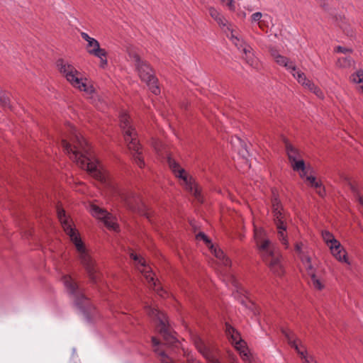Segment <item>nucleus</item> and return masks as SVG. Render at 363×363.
I'll use <instances>...</instances> for the list:
<instances>
[{
	"label": "nucleus",
	"instance_id": "obj_42",
	"mask_svg": "<svg viewBox=\"0 0 363 363\" xmlns=\"http://www.w3.org/2000/svg\"><path fill=\"white\" fill-rule=\"evenodd\" d=\"M284 230H279L278 232L279 238L281 243L286 246V247H288L289 242L287 239V235L284 233Z\"/></svg>",
	"mask_w": 363,
	"mask_h": 363
},
{
	"label": "nucleus",
	"instance_id": "obj_37",
	"mask_svg": "<svg viewBox=\"0 0 363 363\" xmlns=\"http://www.w3.org/2000/svg\"><path fill=\"white\" fill-rule=\"evenodd\" d=\"M130 257L141 266L146 267V262L145 259L141 256L135 253L133 251L130 253Z\"/></svg>",
	"mask_w": 363,
	"mask_h": 363
},
{
	"label": "nucleus",
	"instance_id": "obj_61",
	"mask_svg": "<svg viewBox=\"0 0 363 363\" xmlns=\"http://www.w3.org/2000/svg\"><path fill=\"white\" fill-rule=\"evenodd\" d=\"M290 346L291 347L294 348L297 353H298L300 351H301L300 350L299 346H298V345L297 344L296 342H293L292 343H291Z\"/></svg>",
	"mask_w": 363,
	"mask_h": 363
},
{
	"label": "nucleus",
	"instance_id": "obj_19",
	"mask_svg": "<svg viewBox=\"0 0 363 363\" xmlns=\"http://www.w3.org/2000/svg\"><path fill=\"white\" fill-rule=\"evenodd\" d=\"M91 211L94 216L97 217L99 219H101V220L106 216L109 215L110 213H108L106 210L100 208L99 206L96 205H92L91 207Z\"/></svg>",
	"mask_w": 363,
	"mask_h": 363
},
{
	"label": "nucleus",
	"instance_id": "obj_47",
	"mask_svg": "<svg viewBox=\"0 0 363 363\" xmlns=\"http://www.w3.org/2000/svg\"><path fill=\"white\" fill-rule=\"evenodd\" d=\"M197 199H199L201 197V191L198 187L197 184L195 182L194 184L193 192H191Z\"/></svg>",
	"mask_w": 363,
	"mask_h": 363
},
{
	"label": "nucleus",
	"instance_id": "obj_16",
	"mask_svg": "<svg viewBox=\"0 0 363 363\" xmlns=\"http://www.w3.org/2000/svg\"><path fill=\"white\" fill-rule=\"evenodd\" d=\"M120 126L123 129V133L126 130L135 131V128L130 125V116L126 113H121L119 116Z\"/></svg>",
	"mask_w": 363,
	"mask_h": 363
},
{
	"label": "nucleus",
	"instance_id": "obj_43",
	"mask_svg": "<svg viewBox=\"0 0 363 363\" xmlns=\"http://www.w3.org/2000/svg\"><path fill=\"white\" fill-rule=\"evenodd\" d=\"M160 333L163 336L164 339L167 341H172L175 339V337L171 334L169 328L165 330V332H160Z\"/></svg>",
	"mask_w": 363,
	"mask_h": 363
},
{
	"label": "nucleus",
	"instance_id": "obj_3",
	"mask_svg": "<svg viewBox=\"0 0 363 363\" xmlns=\"http://www.w3.org/2000/svg\"><path fill=\"white\" fill-rule=\"evenodd\" d=\"M69 238L79 253L81 264L88 275L90 283L96 284L101 281V274L96 268L95 261L87 252L84 242L77 233L69 236Z\"/></svg>",
	"mask_w": 363,
	"mask_h": 363
},
{
	"label": "nucleus",
	"instance_id": "obj_40",
	"mask_svg": "<svg viewBox=\"0 0 363 363\" xmlns=\"http://www.w3.org/2000/svg\"><path fill=\"white\" fill-rule=\"evenodd\" d=\"M56 210H57V218L59 219V220L63 219V218H67V216H66V211L62 207L61 204H57V206H56Z\"/></svg>",
	"mask_w": 363,
	"mask_h": 363
},
{
	"label": "nucleus",
	"instance_id": "obj_53",
	"mask_svg": "<svg viewBox=\"0 0 363 363\" xmlns=\"http://www.w3.org/2000/svg\"><path fill=\"white\" fill-rule=\"evenodd\" d=\"M316 192L317 194L320 196V197H324L325 195V187L322 185V186L320 188H318V189H316Z\"/></svg>",
	"mask_w": 363,
	"mask_h": 363
},
{
	"label": "nucleus",
	"instance_id": "obj_33",
	"mask_svg": "<svg viewBox=\"0 0 363 363\" xmlns=\"http://www.w3.org/2000/svg\"><path fill=\"white\" fill-rule=\"evenodd\" d=\"M75 79L77 81H78L77 82L74 81L69 82L74 87L79 89L80 91H83V89H86L88 88V85L85 82H83V79L79 78V76H77Z\"/></svg>",
	"mask_w": 363,
	"mask_h": 363
},
{
	"label": "nucleus",
	"instance_id": "obj_60",
	"mask_svg": "<svg viewBox=\"0 0 363 363\" xmlns=\"http://www.w3.org/2000/svg\"><path fill=\"white\" fill-rule=\"evenodd\" d=\"M81 36L82 38L86 40L87 43L89 42V40H90L92 38H91L86 33H84V32H82L81 33Z\"/></svg>",
	"mask_w": 363,
	"mask_h": 363
},
{
	"label": "nucleus",
	"instance_id": "obj_38",
	"mask_svg": "<svg viewBox=\"0 0 363 363\" xmlns=\"http://www.w3.org/2000/svg\"><path fill=\"white\" fill-rule=\"evenodd\" d=\"M323 238L325 241V242L328 245L329 243L332 245V242H334V240H336L334 235L329 231L325 230L322 233Z\"/></svg>",
	"mask_w": 363,
	"mask_h": 363
},
{
	"label": "nucleus",
	"instance_id": "obj_21",
	"mask_svg": "<svg viewBox=\"0 0 363 363\" xmlns=\"http://www.w3.org/2000/svg\"><path fill=\"white\" fill-rule=\"evenodd\" d=\"M210 16L220 26H225L224 23L225 18L223 16L213 7L208 9Z\"/></svg>",
	"mask_w": 363,
	"mask_h": 363
},
{
	"label": "nucleus",
	"instance_id": "obj_22",
	"mask_svg": "<svg viewBox=\"0 0 363 363\" xmlns=\"http://www.w3.org/2000/svg\"><path fill=\"white\" fill-rule=\"evenodd\" d=\"M167 163L169 169L172 170L174 176H177V174H179L180 169H184V168L181 167L179 162H177L174 159H173L171 157H167Z\"/></svg>",
	"mask_w": 363,
	"mask_h": 363
},
{
	"label": "nucleus",
	"instance_id": "obj_63",
	"mask_svg": "<svg viewBox=\"0 0 363 363\" xmlns=\"http://www.w3.org/2000/svg\"><path fill=\"white\" fill-rule=\"evenodd\" d=\"M298 354L300 355V357L302 359H304V362H306V358H308L306 356V351H300Z\"/></svg>",
	"mask_w": 363,
	"mask_h": 363
},
{
	"label": "nucleus",
	"instance_id": "obj_44",
	"mask_svg": "<svg viewBox=\"0 0 363 363\" xmlns=\"http://www.w3.org/2000/svg\"><path fill=\"white\" fill-rule=\"evenodd\" d=\"M228 337L232 340V342H235L236 345H239L241 342H242V340L240 339V335H238L236 333H232Z\"/></svg>",
	"mask_w": 363,
	"mask_h": 363
},
{
	"label": "nucleus",
	"instance_id": "obj_51",
	"mask_svg": "<svg viewBox=\"0 0 363 363\" xmlns=\"http://www.w3.org/2000/svg\"><path fill=\"white\" fill-rule=\"evenodd\" d=\"M223 2H225V0H222ZM227 2H226V6H228L229 9L230 11H235V4H234V1L233 0H226Z\"/></svg>",
	"mask_w": 363,
	"mask_h": 363
},
{
	"label": "nucleus",
	"instance_id": "obj_6",
	"mask_svg": "<svg viewBox=\"0 0 363 363\" xmlns=\"http://www.w3.org/2000/svg\"><path fill=\"white\" fill-rule=\"evenodd\" d=\"M56 66L69 82H78L75 78L80 75V72L72 64L65 62L62 58H60L56 61Z\"/></svg>",
	"mask_w": 363,
	"mask_h": 363
},
{
	"label": "nucleus",
	"instance_id": "obj_34",
	"mask_svg": "<svg viewBox=\"0 0 363 363\" xmlns=\"http://www.w3.org/2000/svg\"><path fill=\"white\" fill-rule=\"evenodd\" d=\"M306 181L308 182L309 185L315 188V189H318V188H320L322 186V182L320 181H317L316 178L314 176L310 175L306 177Z\"/></svg>",
	"mask_w": 363,
	"mask_h": 363
},
{
	"label": "nucleus",
	"instance_id": "obj_28",
	"mask_svg": "<svg viewBox=\"0 0 363 363\" xmlns=\"http://www.w3.org/2000/svg\"><path fill=\"white\" fill-rule=\"evenodd\" d=\"M311 91L314 93L318 97L323 96V92L319 87H318L312 81H308L306 86Z\"/></svg>",
	"mask_w": 363,
	"mask_h": 363
},
{
	"label": "nucleus",
	"instance_id": "obj_52",
	"mask_svg": "<svg viewBox=\"0 0 363 363\" xmlns=\"http://www.w3.org/2000/svg\"><path fill=\"white\" fill-rule=\"evenodd\" d=\"M269 52H270L272 57L274 59V60H277V56L281 55L280 54H279L278 51L274 48H271L269 50Z\"/></svg>",
	"mask_w": 363,
	"mask_h": 363
},
{
	"label": "nucleus",
	"instance_id": "obj_26",
	"mask_svg": "<svg viewBox=\"0 0 363 363\" xmlns=\"http://www.w3.org/2000/svg\"><path fill=\"white\" fill-rule=\"evenodd\" d=\"M196 238L198 240H203L209 249H212L213 247V244L212 243L211 240L203 232H199L196 234Z\"/></svg>",
	"mask_w": 363,
	"mask_h": 363
},
{
	"label": "nucleus",
	"instance_id": "obj_18",
	"mask_svg": "<svg viewBox=\"0 0 363 363\" xmlns=\"http://www.w3.org/2000/svg\"><path fill=\"white\" fill-rule=\"evenodd\" d=\"M211 252L215 255V257L223 261L225 266H228L231 264V260L225 256L223 251L213 245L212 249H210Z\"/></svg>",
	"mask_w": 363,
	"mask_h": 363
},
{
	"label": "nucleus",
	"instance_id": "obj_7",
	"mask_svg": "<svg viewBox=\"0 0 363 363\" xmlns=\"http://www.w3.org/2000/svg\"><path fill=\"white\" fill-rule=\"evenodd\" d=\"M123 137L125 143H127V146L131 152H135L141 150L142 145L137 138L136 130L133 131L131 130H126L124 132Z\"/></svg>",
	"mask_w": 363,
	"mask_h": 363
},
{
	"label": "nucleus",
	"instance_id": "obj_55",
	"mask_svg": "<svg viewBox=\"0 0 363 363\" xmlns=\"http://www.w3.org/2000/svg\"><path fill=\"white\" fill-rule=\"evenodd\" d=\"M95 88L94 87L93 85H89L88 86V88L86 89H83V91L87 93V94H94L95 92Z\"/></svg>",
	"mask_w": 363,
	"mask_h": 363
},
{
	"label": "nucleus",
	"instance_id": "obj_32",
	"mask_svg": "<svg viewBox=\"0 0 363 363\" xmlns=\"http://www.w3.org/2000/svg\"><path fill=\"white\" fill-rule=\"evenodd\" d=\"M240 141V145L241 147V149L239 150V154L242 156V157L246 159L247 157L250 156L249 151L247 150V145L246 143L243 140H242L240 138H238Z\"/></svg>",
	"mask_w": 363,
	"mask_h": 363
},
{
	"label": "nucleus",
	"instance_id": "obj_29",
	"mask_svg": "<svg viewBox=\"0 0 363 363\" xmlns=\"http://www.w3.org/2000/svg\"><path fill=\"white\" fill-rule=\"evenodd\" d=\"M310 277L311 279L312 284L316 289L320 291L324 289V284L318 279L315 274V272H312L310 274Z\"/></svg>",
	"mask_w": 363,
	"mask_h": 363
},
{
	"label": "nucleus",
	"instance_id": "obj_4",
	"mask_svg": "<svg viewBox=\"0 0 363 363\" xmlns=\"http://www.w3.org/2000/svg\"><path fill=\"white\" fill-rule=\"evenodd\" d=\"M133 57L140 79L147 84L152 94L159 95L160 88L158 86V79L155 77L150 65L147 61L142 60L138 55H135Z\"/></svg>",
	"mask_w": 363,
	"mask_h": 363
},
{
	"label": "nucleus",
	"instance_id": "obj_48",
	"mask_svg": "<svg viewBox=\"0 0 363 363\" xmlns=\"http://www.w3.org/2000/svg\"><path fill=\"white\" fill-rule=\"evenodd\" d=\"M154 352L157 354H158V355L160 357H161V359H169V357L167 355V354L164 352V351H160L159 352V350L158 349H155L154 350Z\"/></svg>",
	"mask_w": 363,
	"mask_h": 363
},
{
	"label": "nucleus",
	"instance_id": "obj_35",
	"mask_svg": "<svg viewBox=\"0 0 363 363\" xmlns=\"http://www.w3.org/2000/svg\"><path fill=\"white\" fill-rule=\"evenodd\" d=\"M271 242L269 240H264L261 245L259 246V250L265 252V254H269L270 250H274L270 247Z\"/></svg>",
	"mask_w": 363,
	"mask_h": 363
},
{
	"label": "nucleus",
	"instance_id": "obj_58",
	"mask_svg": "<svg viewBox=\"0 0 363 363\" xmlns=\"http://www.w3.org/2000/svg\"><path fill=\"white\" fill-rule=\"evenodd\" d=\"M252 50V48L249 45H245L242 49V51L247 55L248 53L251 52Z\"/></svg>",
	"mask_w": 363,
	"mask_h": 363
},
{
	"label": "nucleus",
	"instance_id": "obj_9",
	"mask_svg": "<svg viewBox=\"0 0 363 363\" xmlns=\"http://www.w3.org/2000/svg\"><path fill=\"white\" fill-rule=\"evenodd\" d=\"M150 313L152 315L156 316L158 320L157 329L160 332H165V330L169 328L168 323L166 320L167 317L165 314L161 313L160 311L155 308H150Z\"/></svg>",
	"mask_w": 363,
	"mask_h": 363
},
{
	"label": "nucleus",
	"instance_id": "obj_62",
	"mask_svg": "<svg viewBox=\"0 0 363 363\" xmlns=\"http://www.w3.org/2000/svg\"><path fill=\"white\" fill-rule=\"evenodd\" d=\"M240 303H241L242 305L245 306L246 308H248L252 310V308L254 306V303H251L250 306H247L246 301L244 300V299H242Z\"/></svg>",
	"mask_w": 363,
	"mask_h": 363
},
{
	"label": "nucleus",
	"instance_id": "obj_17",
	"mask_svg": "<svg viewBox=\"0 0 363 363\" xmlns=\"http://www.w3.org/2000/svg\"><path fill=\"white\" fill-rule=\"evenodd\" d=\"M275 62L280 66L286 67L287 69H291L293 72L296 71V66L295 64L290 61L289 59L285 56L280 55L277 57Z\"/></svg>",
	"mask_w": 363,
	"mask_h": 363
},
{
	"label": "nucleus",
	"instance_id": "obj_36",
	"mask_svg": "<svg viewBox=\"0 0 363 363\" xmlns=\"http://www.w3.org/2000/svg\"><path fill=\"white\" fill-rule=\"evenodd\" d=\"M281 332H282V334L285 336V337L288 340V343L289 345H291V343H292L293 342H296V335L294 333H292L291 331H288L284 329H282Z\"/></svg>",
	"mask_w": 363,
	"mask_h": 363
},
{
	"label": "nucleus",
	"instance_id": "obj_8",
	"mask_svg": "<svg viewBox=\"0 0 363 363\" xmlns=\"http://www.w3.org/2000/svg\"><path fill=\"white\" fill-rule=\"evenodd\" d=\"M330 249L333 255L339 261L348 263L347 255L340 242L337 240H334Z\"/></svg>",
	"mask_w": 363,
	"mask_h": 363
},
{
	"label": "nucleus",
	"instance_id": "obj_46",
	"mask_svg": "<svg viewBox=\"0 0 363 363\" xmlns=\"http://www.w3.org/2000/svg\"><path fill=\"white\" fill-rule=\"evenodd\" d=\"M335 51L337 52H341V53H347V52L352 53V49L347 48H345V47H342L340 45H338L335 48Z\"/></svg>",
	"mask_w": 363,
	"mask_h": 363
},
{
	"label": "nucleus",
	"instance_id": "obj_10",
	"mask_svg": "<svg viewBox=\"0 0 363 363\" xmlns=\"http://www.w3.org/2000/svg\"><path fill=\"white\" fill-rule=\"evenodd\" d=\"M86 51L95 57H101L100 55H104L105 53V49L101 48L99 43L94 38H91L87 43Z\"/></svg>",
	"mask_w": 363,
	"mask_h": 363
},
{
	"label": "nucleus",
	"instance_id": "obj_11",
	"mask_svg": "<svg viewBox=\"0 0 363 363\" xmlns=\"http://www.w3.org/2000/svg\"><path fill=\"white\" fill-rule=\"evenodd\" d=\"M175 177L183 181L185 188L188 191L193 192L194 184H195L196 182L192 176L186 173L185 169H180L179 174Z\"/></svg>",
	"mask_w": 363,
	"mask_h": 363
},
{
	"label": "nucleus",
	"instance_id": "obj_5",
	"mask_svg": "<svg viewBox=\"0 0 363 363\" xmlns=\"http://www.w3.org/2000/svg\"><path fill=\"white\" fill-rule=\"evenodd\" d=\"M267 258L263 259L268 263L271 271L277 276H282L284 270L281 264L282 256L281 254L275 250H270L269 254L267 255Z\"/></svg>",
	"mask_w": 363,
	"mask_h": 363
},
{
	"label": "nucleus",
	"instance_id": "obj_59",
	"mask_svg": "<svg viewBox=\"0 0 363 363\" xmlns=\"http://www.w3.org/2000/svg\"><path fill=\"white\" fill-rule=\"evenodd\" d=\"M301 261L304 264H307V263H309L311 262V258L309 256L306 255V256H303V257H301Z\"/></svg>",
	"mask_w": 363,
	"mask_h": 363
},
{
	"label": "nucleus",
	"instance_id": "obj_49",
	"mask_svg": "<svg viewBox=\"0 0 363 363\" xmlns=\"http://www.w3.org/2000/svg\"><path fill=\"white\" fill-rule=\"evenodd\" d=\"M262 16V13L261 12L254 13L252 15V21H255V22L259 21Z\"/></svg>",
	"mask_w": 363,
	"mask_h": 363
},
{
	"label": "nucleus",
	"instance_id": "obj_15",
	"mask_svg": "<svg viewBox=\"0 0 363 363\" xmlns=\"http://www.w3.org/2000/svg\"><path fill=\"white\" fill-rule=\"evenodd\" d=\"M284 143L285 145L286 152L288 155L289 161H295L298 155V150L294 147L286 138H284Z\"/></svg>",
	"mask_w": 363,
	"mask_h": 363
},
{
	"label": "nucleus",
	"instance_id": "obj_57",
	"mask_svg": "<svg viewBox=\"0 0 363 363\" xmlns=\"http://www.w3.org/2000/svg\"><path fill=\"white\" fill-rule=\"evenodd\" d=\"M152 344L154 347L159 346L160 345V341L155 337H152L151 338Z\"/></svg>",
	"mask_w": 363,
	"mask_h": 363
},
{
	"label": "nucleus",
	"instance_id": "obj_45",
	"mask_svg": "<svg viewBox=\"0 0 363 363\" xmlns=\"http://www.w3.org/2000/svg\"><path fill=\"white\" fill-rule=\"evenodd\" d=\"M107 55H108V53L105 50V53L104 55H100L101 57H98L100 59V66L102 68H104L108 64L107 59H106Z\"/></svg>",
	"mask_w": 363,
	"mask_h": 363
},
{
	"label": "nucleus",
	"instance_id": "obj_64",
	"mask_svg": "<svg viewBox=\"0 0 363 363\" xmlns=\"http://www.w3.org/2000/svg\"><path fill=\"white\" fill-rule=\"evenodd\" d=\"M306 363H318L313 357L310 356L309 358H306Z\"/></svg>",
	"mask_w": 363,
	"mask_h": 363
},
{
	"label": "nucleus",
	"instance_id": "obj_25",
	"mask_svg": "<svg viewBox=\"0 0 363 363\" xmlns=\"http://www.w3.org/2000/svg\"><path fill=\"white\" fill-rule=\"evenodd\" d=\"M143 152H142V150H140V151H138V152H132V155H133V159L134 160V162L140 167V168H143L145 167V161H144V158L143 157Z\"/></svg>",
	"mask_w": 363,
	"mask_h": 363
},
{
	"label": "nucleus",
	"instance_id": "obj_14",
	"mask_svg": "<svg viewBox=\"0 0 363 363\" xmlns=\"http://www.w3.org/2000/svg\"><path fill=\"white\" fill-rule=\"evenodd\" d=\"M147 279L150 285V287L156 291L157 295L162 298H165L166 296H168L167 291L163 289L158 279L155 280L154 277L148 278L147 276Z\"/></svg>",
	"mask_w": 363,
	"mask_h": 363
},
{
	"label": "nucleus",
	"instance_id": "obj_23",
	"mask_svg": "<svg viewBox=\"0 0 363 363\" xmlns=\"http://www.w3.org/2000/svg\"><path fill=\"white\" fill-rule=\"evenodd\" d=\"M60 222L63 227L65 232L67 235H69V237L77 233L76 230L70 225L67 218L60 220Z\"/></svg>",
	"mask_w": 363,
	"mask_h": 363
},
{
	"label": "nucleus",
	"instance_id": "obj_41",
	"mask_svg": "<svg viewBox=\"0 0 363 363\" xmlns=\"http://www.w3.org/2000/svg\"><path fill=\"white\" fill-rule=\"evenodd\" d=\"M225 334L227 336H229L232 333H236L238 335H240V333L234 328L229 323H225Z\"/></svg>",
	"mask_w": 363,
	"mask_h": 363
},
{
	"label": "nucleus",
	"instance_id": "obj_24",
	"mask_svg": "<svg viewBox=\"0 0 363 363\" xmlns=\"http://www.w3.org/2000/svg\"><path fill=\"white\" fill-rule=\"evenodd\" d=\"M293 76L297 79L298 82L301 84L303 86H306L307 82L310 81L306 77V74L300 70H296L295 72L291 71Z\"/></svg>",
	"mask_w": 363,
	"mask_h": 363
},
{
	"label": "nucleus",
	"instance_id": "obj_39",
	"mask_svg": "<svg viewBox=\"0 0 363 363\" xmlns=\"http://www.w3.org/2000/svg\"><path fill=\"white\" fill-rule=\"evenodd\" d=\"M196 345L199 352L202 353L204 356H206L208 352V350L206 347L204 343L202 342V340L199 339V341L196 342Z\"/></svg>",
	"mask_w": 363,
	"mask_h": 363
},
{
	"label": "nucleus",
	"instance_id": "obj_31",
	"mask_svg": "<svg viewBox=\"0 0 363 363\" xmlns=\"http://www.w3.org/2000/svg\"><path fill=\"white\" fill-rule=\"evenodd\" d=\"M352 81L357 84L363 82V70L359 69L354 74L352 75ZM361 90L363 91V85L359 86Z\"/></svg>",
	"mask_w": 363,
	"mask_h": 363
},
{
	"label": "nucleus",
	"instance_id": "obj_2",
	"mask_svg": "<svg viewBox=\"0 0 363 363\" xmlns=\"http://www.w3.org/2000/svg\"><path fill=\"white\" fill-rule=\"evenodd\" d=\"M62 146L68 154H72L82 168L85 169L87 172L96 180L101 184L106 182V178L100 164L99 160L93 157L88 150L83 152L79 150L76 146L72 148V145L66 140H62Z\"/></svg>",
	"mask_w": 363,
	"mask_h": 363
},
{
	"label": "nucleus",
	"instance_id": "obj_27",
	"mask_svg": "<svg viewBox=\"0 0 363 363\" xmlns=\"http://www.w3.org/2000/svg\"><path fill=\"white\" fill-rule=\"evenodd\" d=\"M292 168L296 172L303 171L306 169V164L303 160L290 161Z\"/></svg>",
	"mask_w": 363,
	"mask_h": 363
},
{
	"label": "nucleus",
	"instance_id": "obj_20",
	"mask_svg": "<svg viewBox=\"0 0 363 363\" xmlns=\"http://www.w3.org/2000/svg\"><path fill=\"white\" fill-rule=\"evenodd\" d=\"M103 222L105 226L108 229L116 232H118L120 230L119 225L112 220V215L109 213V215L105 217L103 220Z\"/></svg>",
	"mask_w": 363,
	"mask_h": 363
},
{
	"label": "nucleus",
	"instance_id": "obj_56",
	"mask_svg": "<svg viewBox=\"0 0 363 363\" xmlns=\"http://www.w3.org/2000/svg\"><path fill=\"white\" fill-rule=\"evenodd\" d=\"M306 270H307V272L308 274V275L310 276V274H311L312 272H315V270H314V268L311 264V262H309V263H307L306 264Z\"/></svg>",
	"mask_w": 363,
	"mask_h": 363
},
{
	"label": "nucleus",
	"instance_id": "obj_13",
	"mask_svg": "<svg viewBox=\"0 0 363 363\" xmlns=\"http://www.w3.org/2000/svg\"><path fill=\"white\" fill-rule=\"evenodd\" d=\"M273 197L272 199V213L274 217L279 218V216H282L283 213L281 211L283 210V206L281 203L280 199H279V196L277 194H275L274 191H272Z\"/></svg>",
	"mask_w": 363,
	"mask_h": 363
},
{
	"label": "nucleus",
	"instance_id": "obj_30",
	"mask_svg": "<svg viewBox=\"0 0 363 363\" xmlns=\"http://www.w3.org/2000/svg\"><path fill=\"white\" fill-rule=\"evenodd\" d=\"M274 223L277 229L286 230L287 226L284 220V216H280L279 218L274 217Z\"/></svg>",
	"mask_w": 363,
	"mask_h": 363
},
{
	"label": "nucleus",
	"instance_id": "obj_1",
	"mask_svg": "<svg viewBox=\"0 0 363 363\" xmlns=\"http://www.w3.org/2000/svg\"><path fill=\"white\" fill-rule=\"evenodd\" d=\"M63 280L68 294L73 296L74 306L83 314L87 322L93 323L98 316V311L91 299L70 276H64Z\"/></svg>",
	"mask_w": 363,
	"mask_h": 363
},
{
	"label": "nucleus",
	"instance_id": "obj_54",
	"mask_svg": "<svg viewBox=\"0 0 363 363\" xmlns=\"http://www.w3.org/2000/svg\"><path fill=\"white\" fill-rule=\"evenodd\" d=\"M302 246H303V243L301 242L296 243L295 250L297 253H298V254L302 253Z\"/></svg>",
	"mask_w": 363,
	"mask_h": 363
},
{
	"label": "nucleus",
	"instance_id": "obj_12",
	"mask_svg": "<svg viewBox=\"0 0 363 363\" xmlns=\"http://www.w3.org/2000/svg\"><path fill=\"white\" fill-rule=\"evenodd\" d=\"M10 93L4 90L0 86V106L4 111H13V106L11 104Z\"/></svg>",
	"mask_w": 363,
	"mask_h": 363
},
{
	"label": "nucleus",
	"instance_id": "obj_50",
	"mask_svg": "<svg viewBox=\"0 0 363 363\" xmlns=\"http://www.w3.org/2000/svg\"><path fill=\"white\" fill-rule=\"evenodd\" d=\"M341 60L343 61L342 65L344 67L350 66L351 62H352V59L350 57H343L342 59H339V62H341Z\"/></svg>",
	"mask_w": 363,
	"mask_h": 363
}]
</instances>
